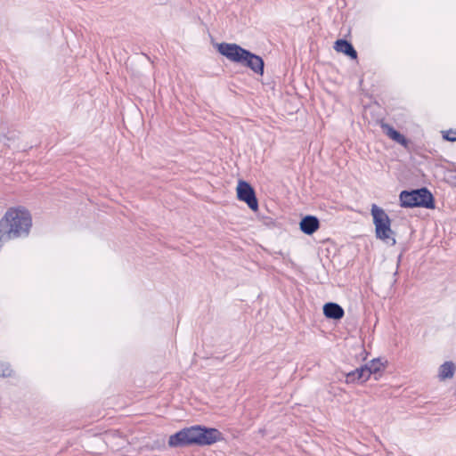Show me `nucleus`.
Here are the masks:
<instances>
[{
	"label": "nucleus",
	"instance_id": "f257e3e1",
	"mask_svg": "<svg viewBox=\"0 0 456 456\" xmlns=\"http://www.w3.org/2000/svg\"><path fill=\"white\" fill-rule=\"evenodd\" d=\"M370 212L376 238L388 246H395L396 243L395 232L391 228V220L387 214L377 205H372Z\"/></svg>",
	"mask_w": 456,
	"mask_h": 456
},
{
	"label": "nucleus",
	"instance_id": "f03ea898",
	"mask_svg": "<svg viewBox=\"0 0 456 456\" xmlns=\"http://www.w3.org/2000/svg\"><path fill=\"white\" fill-rule=\"evenodd\" d=\"M401 206L404 208L424 207L433 208V196L427 189L411 191H403L400 193Z\"/></svg>",
	"mask_w": 456,
	"mask_h": 456
},
{
	"label": "nucleus",
	"instance_id": "7ed1b4c3",
	"mask_svg": "<svg viewBox=\"0 0 456 456\" xmlns=\"http://www.w3.org/2000/svg\"><path fill=\"white\" fill-rule=\"evenodd\" d=\"M199 426L183 428L168 438L169 447H182L189 444H198Z\"/></svg>",
	"mask_w": 456,
	"mask_h": 456
},
{
	"label": "nucleus",
	"instance_id": "20e7f679",
	"mask_svg": "<svg viewBox=\"0 0 456 456\" xmlns=\"http://www.w3.org/2000/svg\"><path fill=\"white\" fill-rule=\"evenodd\" d=\"M237 199L245 202L254 212L258 210V201L253 187L246 181L240 180L236 186Z\"/></svg>",
	"mask_w": 456,
	"mask_h": 456
},
{
	"label": "nucleus",
	"instance_id": "39448f33",
	"mask_svg": "<svg viewBox=\"0 0 456 456\" xmlns=\"http://www.w3.org/2000/svg\"><path fill=\"white\" fill-rule=\"evenodd\" d=\"M218 53L230 61L238 63L245 50L241 46L232 43H220L216 45Z\"/></svg>",
	"mask_w": 456,
	"mask_h": 456
},
{
	"label": "nucleus",
	"instance_id": "423d86ee",
	"mask_svg": "<svg viewBox=\"0 0 456 456\" xmlns=\"http://www.w3.org/2000/svg\"><path fill=\"white\" fill-rule=\"evenodd\" d=\"M239 64L249 68L252 71L256 74L263 75L264 73V61L263 59L250 53L248 50H245L244 53L241 55Z\"/></svg>",
	"mask_w": 456,
	"mask_h": 456
},
{
	"label": "nucleus",
	"instance_id": "0eeeda50",
	"mask_svg": "<svg viewBox=\"0 0 456 456\" xmlns=\"http://www.w3.org/2000/svg\"><path fill=\"white\" fill-rule=\"evenodd\" d=\"M224 439L220 431L216 428H206L199 426V445H210Z\"/></svg>",
	"mask_w": 456,
	"mask_h": 456
},
{
	"label": "nucleus",
	"instance_id": "6e6552de",
	"mask_svg": "<svg viewBox=\"0 0 456 456\" xmlns=\"http://www.w3.org/2000/svg\"><path fill=\"white\" fill-rule=\"evenodd\" d=\"M319 220L314 216H306L302 218L299 223L300 230L307 235L314 233L319 229Z\"/></svg>",
	"mask_w": 456,
	"mask_h": 456
},
{
	"label": "nucleus",
	"instance_id": "1a4fd4ad",
	"mask_svg": "<svg viewBox=\"0 0 456 456\" xmlns=\"http://www.w3.org/2000/svg\"><path fill=\"white\" fill-rule=\"evenodd\" d=\"M322 310L323 314L328 319L340 320L345 314L343 308L336 303H326L323 305Z\"/></svg>",
	"mask_w": 456,
	"mask_h": 456
},
{
	"label": "nucleus",
	"instance_id": "9d476101",
	"mask_svg": "<svg viewBox=\"0 0 456 456\" xmlns=\"http://www.w3.org/2000/svg\"><path fill=\"white\" fill-rule=\"evenodd\" d=\"M366 366L369 368V372H370L372 375L381 376V373L385 370V369L388 365V362L387 360H383L381 358H375L365 363ZM375 379H379L377 376H375Z\"/></svg>",
	"mask_w": 456,
	"mask_h": 456
},
{
	"label": "nucleus",
	"instance_id": "9b49d317",
	"mask_svg": "<svg viewBox=\"0 0 456 456\" xmlns=\"http://www.w3.org/2000/svg\"><path fill=\"white\" fill-rule=\"evenodd\" d=\"M381 127L383 129V132L393 141L396 142L397 143L407 147L408 142L405 139V137L400 134L398 131L395 130L391 126L388 124H382Z\"/></svg>",
	"mask_w": 456,
	"mask_h": 456
},
{
	"label": "nucleus",
	"instance_id": "f8f14e48",
	"mask_svg": "<svg viewBox=\"0 0 456 456\" xmlns=\"http://www.w3.org/2000/svg\"><path fill=\"white\" fill-rule=\"evenodd\" d=\"M334 49L338 53H342L351 57L352 59H356L357 57V53L355 50L353 48L352 45L346 40H337L335 42Z\"/></svg>",
	"mask_w": 456,
	"mask_h": 456
},
{
	"label": "nucleus",
	"instance_id": "ddd939ff",
	"mask_svg": "<svg viewBox=\"0 0 456 456\" xmlns=\"http://www.w3.org/2000/svg\"><path fill=\"white\" fill-rule=\"evenodd\" d=\"M455 365L452 362H446L439 368L438 377L441 380H445L453 377Z\"/></svg>",
	"mask_w": 456,
	"mask_h": 456
},
{
	"label": "nucleus",
	"instance_id": "4468645a",
	"mask_svg": "<svg viewBox=\"0 0 456 456\" xmlns=\"http://www.w3.org/2000/svg\"><path fill=\"white\" fill-rule=\"evenodd\" d=\"M345 382L346 384L361 383V377L358 368L346 374Z\"/></svg>",
	"mask_w": 456,
	"mask_h": 456
},
{
	"label": "nucleus",
	"instance_id": "2eb2a0df",
	"mask_svg": "<svg viewBox=\"0 0 456 456\" xmlns=\"http://www.w3.org/2000/svg\"><path fill=\"white\" fill-rule=\"evenodd\" d=\"M361 377V383L367 382L370 376L372 375L370 372H369V368L364 364L363 366L358 368Z\"/></svg>",
	"mask_w": 456,
	"mask_h": 456
},
{
	"label": "nucleus",
	"instance_id": "dca6fc26",
	"mask_svg": "<svg viewBox=\"0 0 456 456\" xmlns=\"http://www.w3.org/2000/svg\"><path fill=\"white\" fill-rule=\"evenodd\" d=\"M12 373L10 366L5 362H0V376L8 377Z\"/></svg>",
	"mask_w": 456,
	"mask_h": 456
},
{
	"label": "nucleus",
	"instance_id": "f3484780",
	"mask_svg": "<svg viewBox=\"0 0 456 456\" xmlns=\"http://www.w3.org/2000/svg\"><path fill=\"white\" fill-rule=\"evenodd\" d=\"M444 138L448 141H456V133L452 131H449L444 135Z\"/></svg>",
	"mask_w": 456,
	"mask_h": 456
}]
</instances>
